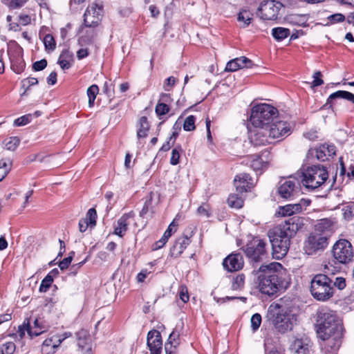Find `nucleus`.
<instances>
[{
    "label": "nucleus",
    "instance_id": "nucleus-1",
    "mask_svg": "<svg viewBox=\"0 0 354 354\" xmlns=\"http://www.w3.org/2000/svg\"><path fill=\"white\" fill-rule=\"evenodd\" d=\"M253 272L257 276V288L262 294L274 295L286 290L290 283V275L288 270L278 262L261 265Z\"/></svg>",
    "mask_w": 354,
    "mask_h": 354
},
{
    "label": "nucleus",
    "instance_id": "nucleus-2",
    "mask_svg": "<svg viewBox=\"0 0 354 354\" xmlns=\"http://www.w3.org/2000/svg\"><path fill=\"white\" fill-rule=\"evenodd\" d=\"M317 334L322 340H328V344L334 340L331 348L336 351L340 346L339 337L342 335V325L336 314L328 309H322L317 316Z\"/></svg>",
    "mask_w": 354,
    "mask_h": 354
},
{
    "label": "nucleus",
    "instance_id": "nucleus-3",
    "mask_svg": "<svg viewBox=\"0 0 354 354\" xmlns=\"http://www.w3.org/2000/svg\"><path fill=\"white\" fill-rule=\"evenodd\" d=\"M290 131L289 124L285 121L274 120L266 127L254 130L250 129V142L255 145H264L271 143L274 139L287 136Z\"/></svg>",
    "mask_w": 354,
    "mask_h": 354
},
{
    "label": "nucleus",
    "instance_id": "nucleus-4",
    "mask_svg": "<svg viewBox=\"0 0 354 354\" xmlns=\"http://www.w3.org/2000/svg\"><path fill=\"white\" fill-rule=\"evenodd\" d=\"M329 266L324 267L325 274H317L315 275L310 281V293L317 301H326L330 299L334 294L333 280L328 277L330 272Z\"/></svg>",
    "mask_w": 354,
    "mask_h": 354
},
{
    "label": "nucleus",
    "instance_id": "nucleus-5",
    "mask_svg": "<svg viewBox=\"0 0 354 354\" xmlns=\"http://www.w3.org/2000/svg\"><path fill=\"white\" fill-rule=\"evenodd\" d=\"M277 114V110L271 105L261 104L254 106L250 118V122L253 129L248 127V130L266 127L274 120Z\"/></svg>",
    "mask_w": 354,
    "mask_h": 354
},
{
    "label": "nucleus",
    "instance_id": "nucleus-6",
    "mask_svg": "<svg viewBox=\"0 0 354 354\" xmlns=\"http://www.w3.org/2000/svg\"><path fill=\"white\" fill-rule=\"evenodd\" d=\"M328 178V173L326 167L313 165L304 169L301 182L306 189L315 190L324 185Z\"/></svg>",
    "mask_w": 354,
    "mask_h": 354
},
{
    "label": "nucleus",
    "instance_id": "nucleus-7",
    "mask_svg": "<svg viewBox=\"0 0 354 354\" xmlns=\"http://www.w3.org/2000/svg\"><path fill=\"white\" fill-rule=\"evenodd\" d=\"M268 314L274 328L279 332L285 333L292 329L291 315L286 307L273 303L269 306Z\"/></svg>",
    "mask_w": 354,
    "mask_h": 354
},
{
    "label": "nucleus",
    "instance_id": "nucleus-8",
    "mask_svg": "<svg viewBox=\"0 0 354 354\" xmlns=\"http://www.w3.org/2000/svg\"><path fill=\"white\" fill-rule=\"evenodd\" d=\"M268 236L272 245V257L276 259H281L288 251L290 240L285 239L283 236L274 230L270 231Z\"/></svg>",
    "mask_w": 354,
    "mask_h": 354
},
{
    "label": "nucleus",
    "instance_id": "nucleus-9",
    "mask_svg": "<svg viewBox=\"0 0 354 354\" xmlns=\"http://www.w3.org/2000/svg\"><path fill=\"white\" fill-rule=\"evenodd\" d=\"M333 255L337 262L346 264L352 261L353 250L351 243L345 239L336 242L333 248Z\"/></svg>",
    "mask_w": 354,
    "mask_h": 354
},
{
    "label": "nucleus",
    "instance_id": "nucleus-10",
    "mask_svg": "<svg viewBox=\"0 0 354 354\" xmlns=\"http://www.w3.org/2000/svg\"><path fill=\"white\" fill-rule=\"evenodd\" d=\"M266 245L267 243L265 241L255 238L245 245L244 252L249 259L258 262L263 260L266 256Z\"/></svg>",
    "mask_w": 354,
    "mask_h": 354
},
{
    "label": "nucleus",
    "instance_id": "nucleus-11",
    "mask_svg": "<svg viewBox=\"0 0 354 354\" xmlns=\"http://www.w3.org/2000/svg\"><path fill=\"white\" fill-rule=\"evenodd\" d=\"M282 7L279 1L267 0L263 1L257 10V15L263 21H274L278 18Z\"/></svg>",
    "mask_w": 354,
    "mask_h": 354
},
{
    "label": "nucleus",
    "instance_id": "nucleus-12",
    "mask_svg": "<svg viewBox=\"0 0 354 354\" xmlns=\"http://www.w3.org/2000/svg\"><path fill=\"white\" fill-rule=\"evenodd\" d=\"M328 245L327 234L313 232L305 241L304 250L306 254L312 255L319 250H323Z\"/></svg>",
    "mask_w": 354,
    "mask_h": 354
},
{
    "label": "nucleus",
    "instance_id": "nucleus-13",
    "mask_svg": "<svg viewBox=\"0 0 354 354\" xmlns=\"http://www.w3.org/2000/svg\"><path fill=\"white\" fill-rule=\"evenodd\" d=\"M302 226L303 223L301 218L298 216H294L288 218L284 223H282L274 230L283 236L285 239L290 240Z\"/></svg>",
    "mask_w": 354,
    "mask_h": 354
},
{
    "label": "nucleus",
    "instance_id": "nucleus-14",
    "mask_svg": "<svg viewBox=\"0 0 354 354\" xmlns=\"http://www.w3.org/2000/svg\"><path fill=\"white\" fill-rule=\"evenodd\" d=\"M71 335V333L65 332L62 334H57L46 339L41 345V353L54 354L61 343Z\"/></svg>",
    "mask_w": 354,
    "mask_h": 354
},
{
    "label": "nucleus",
    "instance_id": "nucleus-15",
    "mask_svg": "<svg viewBox=\"0 0 354 354\" xmlns=\"http://www.w3.org/2000/svg\"><path fill=\"white\" fill-rule=\"evenodd\" d=\"M335 147L333 145L324 144L315 149L308 150L307 157L308 158L315 157L320 161H325L335 154Z\"/></svg>",
    "mask_w": 354,
    "mask_h": 354
},
{
    "label": "nucleus",
    "instance_id": "nucleus-16",
    "mask_svg": "<svg viewBox=\"0 0 354 354\" xmlns=\"http://www.w3.org/2000/svg\"><path fill=\"white\" fill-rule=\"evenodd\" d=\"M310 201L308 199H301L299 203L288 204L279 207L277 214L280 216H289L294 214L300 212L303 208L310 205Z\"/></svg>",
    "mask_w": 354,
    "mask_h": 354
},
{
    "label": "nucleus",
    "instance_id": "nucleus-17",
    "mask_svg": "<svg viewBox=\"0 0 354 354\" xmlns=\"http://www.w3.org/2000/svg\"><path fill=\"white\" fill-rule=\"evenodd\" d=\"M147 346L150 354H160L162 352V337L157 330H150L147 334Z\"/></svg>",
    "mask_w": 354,
    "mask_h": 354
},
{
    "label": "nucleus",
    "instance_id": "nucleus-18",
    "mask_svg": "<svg viewBox=\"0 0 354 354\" xmlns=\"http://www.w3.org/2000/svg\"><path fill=\"white\" fill-rule=\"evenodd\" d=\"M297 181L291 177L281 181V184L278 188L279 194L283 198L288 199L293 196L297 193Z\"/></svg>",
    "mask_w": 354,
    "mask_h": 354
},
{
    "label": "nucleus",
    "instance_id": "nucleus-19",
    "mask_svg": "<svg viewBox=\"0 0 354 354\" xmlns=\"http://www.w3.org/2000/svg\"><path fill=\"white\" fill-rule=\"evenodd\" d=\"M77 346L82 354H92L91 338L86 330L82 329L76 333Z\"/></svg>",
    "mask_w": 354,
    "mask_h": 354
},
{
    "label": "nucleus",
    "instance_id": "nucleus-20",
    "mask_svg": "<svg viewBox=\"0 0 354 354\" xmlns=\"http://www.w3.org/2000/svg\"><path fill=\"white\" fill-rule=\"evenodd\" d=\"M223 266L229 272L241 270L243 266V257L240 254H231L223 260Z\"/></svg>",
    "mask_w": 354,
    "mask_h": 354
},
{
    "label": "nucleus",
    "instance_id": "nucleus-21",
    "mask_svg": "<svg viewBox=\"0 0 354 354\" xmlns=\"http://www.w3.org/2000/svg\"><path fill=\"white\" fill-rule=\"evenodd\" d=\"M234 183L236 191L240 193L248 192L254 185L252 178L245 173L236 176Z\"/></svg>",
    "mask_w": 354,
    "mask_h": 354
},
{
    "label": "nucleus",
    "instance_id": "nucleus-22",
    "mask_svg": "<svg viewBox=\"0 0 354 354\" xmlns=\"http://www.w3.org/2000/svg\"><path fill=\"white\" fill-rule=\"evenodd\" d=\"M253 64L252 60L242 56L229 61L227 63L225 71L234 72L243 68H251Z\"/></svg>",
    "mask_w": 354,
    "mask_h": 354
},
{
    "label": "nucleus",
    "instance_id": "nucleus-23",
    "mask_svg": "<svg viewBox=\"0 0 354 354\" xmlns=\"http://www.w3.org/2000/svg\"><path fill=\"white\" fill-rule=\"evenodd\" d=\"M190 243V239L185 235L176 239L174 244L170 249L171 256L175 258L180 257Z\"/></svg>",
    "mask_w": 354,
    "mask_h": 354
},
{
    "label": "nucleus",
    "instance_id": "nucleus-24",
    "mask_svg": "<svg viewBox=\"0 0 354 354\" xmlns=\"http://www.w3.org/2000/svg\"><path fill=\"white\" fill-rule=\"evenodd\" d=\"M135 216L133 212H129L123 214L117 221V224L115 226L114 233L122 237L126 232L127 231L128 226L129 225V220L133 218Z\"/></svg>",
    "mask_w": 354,
    "mask_h": 354
},
{
    "label": "nucleus",
    "instance_id": "nucleus-25",
    "mask_svg": "<svg viewBox=\"0 0 354 354\" xmlns=\"http://www.w3.org/2000/svg\"><path fill=\"white\" fill-rule=\"evenodd\" d=\"M48 330L47 326L41 319H35L33 325H30L28 329V335L32 338L39 336Z\"/></svg>",
    "mask_w": 354,
    "mask_h": 354
},
{
    "label": "nucleus",
    "instance_id": "nucleus-26",
    "mask_svg": "<svg viewBox=\"0 0 354 354\" xmlns=\"http://www.w3.org/2000/svg\"><path fill=\"white\" fill-rule=\"evenodd\" d=\"M95 12L94 6L86 8L84 15V25L85 27L92 28L98 25V19L95 17L93 15Z\"/></svg>",
    "mask_w": 354,
    "mask_h": 354
},
{
    "label": "nucleus",
    "instance_id": "nucleus-27",
    "mask_svg": "<svg viewBox=\"0 0 354 354\" xmlns=\"http://www.w3.org/2000/svg\"><path fill=\"white\" fill-rule=\"evenodd\" d=\"M73 61V54L68 49H65L61 53L58 64L63 70H67L71 68V62Z\"/></svg>",
    "mask_w": 354,
    "mask_h": 354
},
{
    "label": "nucleus",
    "instance_id": "nucleus-28",
    "mask_svg": "<svg viewBox=\"0 0 354 354\" xmlns=\"http://www.w3.org/2000/svg\"><path fill=\"white\" fill-rule=\"evenodd\" d=\"M333 222L327 218L322 219L315 225V231L314 232H319L323 234H327L331 231Z\"/></svg>",
    "mask_w": 354,
    "mask_h": 354
},
{
    "label": "nucleus",
    "instance_id": "nucleus-29",
    "mask_svg": "<svg viewBox=\"0 0 354 354\" xmlns=\"http://www.w3.org/2000/svg\"><path fill=\"white\" fill-rule=\"evenodd\" d=\"M12 165V160L9 158H2L0 160V182L6 176L10 171Z\"/></svg>",
    "mask_w": 354,
    "mask_h": 354
},
{
    "label": "nucleus",
    "instance_id": "nucleus-30",
    "mask_svg": "<svg viewBox=\"0 0 354 354\" xmlns=\"http://www.w3.org/2000/svg\"><path fill=\"white\" fill-rule=\"evenodd\" d=\"M272 37L277 41H281L290 35V30L283 27L274 28L272 30Z\"/></svg>",
    "mask_w": 354,
    "mask_h": 354
},
{
    "label": "nucleus",
    "instance_id": "nucleus-31",
    "mask_svg": "<svg viewBox=\"0 0 354 354\" xmlns=\"http://www.w3.org/2000/svg\"><path fill=\"white\" fill-rule=\"evenodd\" d=\"M95 36V30L94 29H89L86 30L84 35L79 38L78 41L82 46L91 44Z\"/></svg>",
    "mask_w": 354,
    "mask_h": 354
},
{
    "label": "nucleus",
    "instance_id": "nucleus-32",
    "mask_svg": "<svg viewBox=\"0 0 354 354\" xmlns=\"http://www.w3.org/2000/svg\"><path fill=\"white\" fill-rule=\"evenodd\" d=\"M227 204L231 207L239 209L243 205V200L238 194H232L227 198Z\"/></svg>",
    "mask_w": 354,
    "mask_h": 354
},
{
    "label": "nucleus",
    "instance_id": "nucleus-33",
    "mask_svg": "<svg viewBox=\"0 0 354 354\" xmlns=\"http://www.w3.org/2000/svg\"><path fill=\"white\" fill-rule=\"evenodd\" d=\"M98 92L99 88L96 84H93L87 88L86 94L88 98V106L90 108L93 106Z\"/></svg>",
    "mask_w": 354,
    "mask_h": 354
},
{
    "label": "nucleus",
    "instance_id": "nucleus-34",
    "mask_svg": "<svg viewBox=\"0 0 354 354\" xmlns=\"http://www.w3.org/2000/svg\"><path fill=\"white\" fill-rule=\"evenodd\" d=\"M252 15L249 10H242L238 14L237 19L239 22L243 23V27H246L251 23Z\"/></svg>",
    "mask_w": 354,
    "mask_h": 354
},
{
    "label": "nucleus",
    "instance_id": "nucleus-35",
    "mask_svg": "<svg viewBox=\"0 0 354 354\" xmlns=\"http://www.w3.org/2000/svg\"><path fill=\"white\" fill-rule=\"evenodd\" d=\"M140 127L138 129L137 135L139 138H145L147 135V131L149 129V124L147 118L145 116L142 117L139 121Z\"/></svg>",
    "mask_w": 354,
    "mask_h": 354
},
{
    "label": "nucleus",
    "instance_id": "nucleus-36",
    "mask_svg": "<svg viewBox=\"0 0 354 354\" xmlns=\"http://www.w3.org/2000/svg\"><path fill=\"white\" fill-rule=\"evenodd\" d=\"M1 3L10 9H19L24 6L28 0H1Z\"/></svg>",
    "mask_w": 354,
    "mask_h": 354
},
{
    "label": "nucleus",
    "instance_id": "nucleus-37",
    "mask_svg": "<svg viewBox=\"0 0 354 354\" xmlns=\"http://www.w3.org/2000/svg\"><path fill=\"white\" fill-rule=\"evenodd\" d=\"M292 349L297 354H306L308 351V345L304 344L300 339H296L292 344Z\"/></svg>",
    "mask_w": 354,
    "mask_h": 354
},
{
    "label": "nucleus",
    "instance_id": "nucleus-38",
    "mask_svg": "<svg viewBox=\"0 0 354 354\" xmlns=\"http://www.w3.org/2000/svg\"><path fill=\"white\" fill-rule=\"evenodd\" d=\"M19 143L20 140L17 137H10L3 142L6 149L9 151H15L18 147Z\"/></svg>",
    "mask_w": 354,
    "mask_h": 354
},
{
    "label": "nucleus",
    "instance_id": "nucleus-39",
    "mask_svg": "<svg viewBox=\"0 0 354 354\" xmlns=\"http://www.w3.org/2000/svg\"><path fill=\"white\" fill-rule=\"evenodd\" d=\"M245 283V275L239 274L233 278L232 288V290H237L243 288Z\"/></svg>",
    "mask_w": 354,
    "mask_h": 354
},
{
    "label": "nucleus",
    "instance_id": "nucleus-40",
    "mask_svg": "<svg viewBox=\"0 0 354 354\" xmlns=\"http://www.w3.org/2000/svg\"><path fill=\"white\" fill-rule=\"evenodd\" d=\"M15 349L16 346L12 342H6L0 345L1 354H13Z\"/></svg>",
    "mask_w": 354,
    "mask_h": 354
},
{
    "label": "nucleus",
    "instance_id": "nucleus-41",
    "mask_svg": "<svg viewBox=\"0 0 354 354\" xmlns=\"http://www.w3.org/2000/svg\"><path fill=\"white\" fill-rule=\"evenodd\" d=\"M37 84L38 80L35 77H28L23 80L21 81V88L24 89V93L21 95H24L30 86Z\"/></svg>",
    "mask_w": 354,
    "mask_h": 354
},
{
    "label": "nucleus",
    "instance_id": "nucleus-42",
    "mask_svg": "<svg viewBox=\"0 0 354 354\" xmlns=\"http://www.w3.org/2000/svg\"><path fill=\"white\" fill-rule=\"evenodd\" d=\"M53 281V277L50 274H47L45 278L41 281L39 286V291L41 292H46L50 287Z\"/></svg>",
    "mask_w": 354,
    "mask_h": 354
},
{
    "label": "nucleus",
    "instance_id": "nucleus-43",
    "mask_svg": "<svg viewBox=\"0 0 354 354\" xmlns=\"http://www.w3.org/2000/svg\"><path fill=\"white\" fill-rule=\"evenodd\" d=\"M85 219L91 224V228L94 227L96 225V219H97V212L95 208H91L87 212Z\"/></svg>",
    "mask_w": 354,
    "mask_h": 354
},
{
    "label": "nucleus",
    "instance_id": "nucleus-44",
    "mask_svg": "<svg viewBox=\"0 0 354 354\" xmlns=\"http://www.w3.org/2000/svg\"><path fill=\"white\" fill-rule=\"evenodd\" d=\"M266 166V163L259 156H254L250 164V167L256 171L261 170Z\"/></svg>",
    "mask_w": 354,
    "mask_h": 354
},
{
    "label": "nucleus",
    "instance_id": "nucleus-45",
    "mask_svg": "<svg viewBox=\"0 0 354 354\" xmlns=\"http://www.w3.org/2000/svg\"><path fill=\"white\" fill-rule=\"evenodd\" d=\"M44 44L46 50H53L56 47L54 37L50 34H47L44 37Z\"/></svg>",
    "mask_w": 354,
    "mask_h": 354
},
{
    "label": "nucleus",
    "instance_id": "nucleus-46",
    "mask_svg": "<svg viewBox=\"0 0 354 354\" xmlns=\"http://www.w3.org/2000/svg\"><path fill=\"white\" fill-rule=\"evenodd\" d=\"M195 128V117L193 115H189L185 120L183 124V129L185 131H191L194 130Z\"/></svg>",
    "mask_w": 354,
    "mask_h": 354
},
{
    "label": "nucleus",
    "instance_id": "nucleus-47",
    "mask_svg": "<svg viewBox=\"0 0 354 354\" xmlns=\"http://www.w3.org/2000/svg\"><path fill=\"white\" fill-rule=\"evenodd\" d=\"M343 216L344 219L351 221L354 218V203L346 206L343 209Z\"/></svg>",
    "mask_w": 354,
    "mask_h": 354
},
{
    "label": "nucleus",
    "instance_id": "nucleus-48",
    "mask_svg": "<svg viewBox=\"0 0 354 354\" xmlns=\"http://www.w3.org/2000/svg\"><path fill=\"white\" fill-rule=\"evenodd\" d=\"M169 111V106L164 102H158L156 106V113L159 116L167 114Z\"/></svg>",
    "mask_w": 354,
    "mask_h": 354
},
{
    "label": "nucleus",
    "instance_id": "nucleus-49",
    "mask_svg": "<svg viewBox=\"0 0 354 354\" xmlns=\"http://www.w3.org/2000/svg\"><path fill=\"white\" fill-rule=\"evenodd\" d=\"M251 327L253 331H256L261 324V316L259 313L254 314L250 319Z\"/></svg>",
    "mask_w": 354,
    "mask_h": 354
},
{
    "label": "nucleus",
    "instance_id": "nucleus-50",
    "mask_svg": "<svg viewBox=\"0 0 354 354\" xmlns=\"http://www.w3.org/2000/svg\"><path fill=\"white\" fill-rule=\"evenodd\" d=\"M197 214L200 216L209 218L211 215L210 209L207 204H203L197 209Z\"/></svg>",
    "mask_w": 354,
    "mask_h": 354
},
{
    "label": "nucleus",
    "instance_id": "nucleus-51",
    "mask_svg": "<svg viewBox=\"0 0 354 354\" xmlns=\"http://www.w3.org/2000/svg\"><path fill=\"white\" fill-rule=\"evenodd\" d=\"M181 151L180 147H176L171 151V156L170 158V163L172 165H176L179 162L180 157V151Z\"/></svg>",
    "mask_w": 354,
    "mask_h": 354
},
{
    "label": "nucleus",
    "instance_id": "nucleus-52",
    "mask_svg": "<svg viewBox=\"0 0 354 354\" xmlns=\"http://www.w3.org/2000/svg\"><path fill=\"white\" fill-rule=\"evenodd\" d=\"M31 115H25L15 120L14 126L21 127L28 124L30 122Z\"/></svg>",
    "mask_w": 354,
    "mask_h": 354
},
{
    "label": "nucleus",
    "instance_id": "nucleus-53",
    "mask_svg": "<svg viewBox=\"0 0 354 354\" xmlns=\"http://www.w3.org/2000/svg\"><path fill=\"white\" fill-rule=\"evenodd\" d=\"M176 81V79L173 76L167 78L163 84L164 90L166 91H170L174 86Z\"/></svg>",
    "mask_w": 354,
    "mask_h": 354
},
{
    "label": "nucleus",
    "instance_id": "nucleus-54",
    "mask_svg": "<svg viewBox=\"0 0 354 354\" xmlns=\"http://www.w3.org/2000/svg\"><path fill=\"white\" fill-rule=\"evenodd\" d=\"M303 16L291 15L289 17L288 20L290 23L298 26H304L306 21L304 20Z\"/></svg>",
    "mask_w": 354,
    "mask_h": 354
},
{
    "label": "nucleus",
    "instance_id": "nucleus-55",
    "mask_svg": "<svg viewBox=\"0 0 354 354\" xmlns=\"http://www.w3.org/2000/svg\"><path fill=\"white\" fill-rule=\"evenodd\" d=\"M344 94H345V91H337L330 94L327 99L326 104H332L333 100L335 99H337V98L344 99Z\"/></svg>",
    "mask_w": 354,
    "mask_h": 354
},
{
    "label": "nucleus",
    "instance_id": "nucleus-56",
    "mask_svg": "<svg viewBox=\"0 0 354 354\" xmlns=\"http://www.w3.org/2000/svg\"><path fill=\"white\" fill-rule=\"evenodd\" d=\"M29 327H30V324L29 320L27 321V323L24 322V324L22 326H19L18 328V334L20 338H23L26 334V332L28 333V329Z\"/></svg>",
    "mask_w": 354,
    "mask_h": 354
},
{
    "label": "nucleus",
    "instance_id": "nucleus-57",
    "mask_svg": "<svg viewBox=\"0 0 354 354\" xmlns=\"http://www.w3.org/2000/svg\"><path fill=\"white\" fill-rule=\"evenodd\" d=\"M47 66V61L45 59L35 62L32 64V69L35 71H39L44 69Z\"/></svg>",
    "mask_w": 354,
    "mask_h": 354
},
{
    "label": "nucleus",
    "instance_id": "nucleus-58",
    "mask_svg": "<svg viewBox=\"0 0 354 354\" xmlns=\"http://www.w3.org/2000/svg\"><path fill=\"white\" fill-rule=\"evenodd\" d=\"M322 73L320 71H316L313 74L314 80L312 82V87H316L324 84V81L321 79Z\"/></svg>",
    "mask_w": 354,
    "mask_h": 354
},
{
    "label": "nucleus",
    "instance_id": "nucleus-59",
    "mask_svg": "<svg viewBox=\"0 0 354 354\" xmlns=\"http://www.w3.org/2000/svg\"><path fill=\"white\" fill-rule=\"evenodd\" d=\"M333 287H337L339 290H343L346 287V281L344 277H336L335 281L332 282Z\"/></svg>",
    "mask_w": 354,
    "mask_h": 354
},
{
    "label": "nucleus",
    "instance_id": "nucleus-60",
    "mask_svg": "<svg viewBox=\"0 0 354 354\" xmlns=\"http://www.w3.org/2000/svg\"><path fill=\"white\" fill-rule=\"evenodd\" d=\"M179 297L184 303H186L189 301V296L188 294L187 289L185 287L181 286L180 288Z\"/></svg>",
    "mask_w": 354,
    "mask_h": 354
},
{
    "label": "nucleus",
    "instance_id": "nucleus-61",
    "mask_svg": "<svg viewBox=\"0 0 354 354\" xmlns=\"http://www.w3.org/2000/svg\"><path fill=\"white\" fill-rule=\"evenodd\" d=\"M151 205V199H147L143 205V207L140 212V216L144 218L149 211V208Z\"/></svg>",
    "mask_w": 354,
    "mask_h": 354
},
{
    "label": "nucleus",
    "instance_id": "nucleus-62",
    "mask_svg": "<svg viewBox=\"0 0 354 354\" xmlns=\"http://www.w3.org/2000/svg\"><path fill=\"white\" fill-rule=\"evenodd\" d=\"M168 342L174 344V345L178 346L179 342V333H176L174 330L169 335Z\"/></svg>",
    "mask_w": 354,
    "mask_h": 354
},
{
    "label": "nucleus",
    "instance_id": "nucleus-63",
    "mask_svg": "<svg viewBox=\"0 0 354 354\" xmlns=\"http://www.w3.org/2000/svg\"><path fill=\"white\" fill-rule=\"evenodd\" d=\"M78 225L79 230L81 232H86V230L89 227H91V224H89V223L84 218L80 220Z\"/></svg>",
    "mask_w": 354,
    "mask_h": 354
},
{
    "label": "nucleus",
    "instance_id": "nucleus-64",
    "mask_svg": "<svg viewBox=\"0 0 354 354\" xmlns=\"http://www.w3.org/2000/svg\"><path fill=\"white\" fill-rule=\"evenodd\" d=\"M178 346L174 345L168 342L165 343V351L166 354H175Z\"/></svg>",
    "mask_w": 354,
    "mask_h": 354
}]
</instances>
